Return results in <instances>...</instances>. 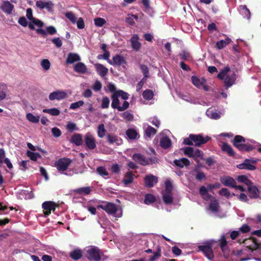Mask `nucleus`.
I'll return each instance as SVG.
<instances>
[{
	"label": "nucleus",
	"mask_w": 261,
	"mask_h": 261,
	"mask_svg": "<svg viewBox=\"0 0 261 261\" xmlns=\"http://www.w3.org/2000/svg\"><path fill=\"white\" fill-rule=\"evenodd\" d=\"M211 138L207 136L204 137L202 134H190L188 138L184 139L183 143L189 146L194 145L196 147L206 144Z\"/></svg>",
	"instance_id": "f257e3e1"
},
{
	"label": "nucleus",
	"mask_w": 261,
	"mask_h": 261,
	"mask_svg": "<svg viewBox=\"0 0 261 261\" xmlns=\"http://www.w3.org/2000/svg\"><path fill=\"white\" fill-rule=\"evenodd\" d=\"M230 69L229 66H226L218 74L217 77L221 80H224L225 86L228 88L232 86L237 80V74L234 72L231 75L227 74Z\"/></svg>",
	"instance_id": "f03ea898"
},
{
	"label": "nucleus",
	"mask_w": 261,
	"mask_h": 261,
	"mask_svg": "<svg viewBox=\"0 0 261 261\" xmlns=\"http://www.w3.org/2000/svg\"><path fill=\"white\" fill-rule=\"evenodd\" d=\"M233 145L241 151L249 152L254 149L250 144L245 143V138L240 135H237L232 141Z\"/></svg>",
	"instance_id": "7ed1b4c3"
},
{
	"label": "nucleus",
	"mask_w": 261,
	"mask_h": 261,
	"mask_svg": "<svg viewBox=\"0 0 261 261\" xmlns=\"http://www.w3.org/2000/svg\"><path fill=\"white\" fill-rule=\"evenodd\" d=\"M87 257L92 261H103L107 258L103 252L95 246H92L87 250Z\"/></svg>",
	"instance_id": "20e7f679"
},
{
	"label": "nucleus",
	"mask_w": 261,
	"mask_h": 261,
	"mask_svg": "<svg viewBox=\"0 0 261 261\" xmlns=\"http://www.w3.org/2000/svg\"><path fill=\"white\" fill-rule=\"evenodd\" d=\"M240 243H244L247 248L251 251L252 253L261 248V244L258 242V240L254 237H250L242 241L239 239Z\"/></svg>",
	"instance_id": "39448f33"
},
{
	"label": "nucleus",
	"mask_w": 261,
	"mask_h": 261,
	"mask_svg": "<svg viewBox=\"0 0 261 261\" xmlns=\"http://www.w3.org/2000/svg\"><path fill=\"white\" fill-rule=\"evenodd\" d=\"M72 161L68 158H61L55 162V167L60 172L66 171Z\"/></svg>",
	"instance_id": "423d86ee"
},
{
	"label": "nucleus",
	"mask_w": 261,
	"mask_h": 261,
	"mask_svg": "<svg viewBox=\"0 0 261 261\" xmlns=\"http://www.w3.org/2000/svg\"><path fill=\"white\" fill-rule=\"evenodd\" d=\"M212 247L213 243L210 242L206 245H200L198 248L199 250L202 251L208 259L211 260L214 257Z\"/></svg>",
	"instance_id": "0eeeda50"
},
{
	"label": "nucleus",
	"mask_w": 261,
	"mask_h": 261,
	"mask_svg": "<svg viewBox=\"0 0 261 261\" xmlns=\"http://www.w3.org/2000/svg\"><path fill=\"white\" fill-rule=\"evenodd\" d=\"M84 142L86 147L91 150L95 148L96 140L93 135L90 132L87 133L84 136Z\"/></svg>",
	"instance_id": "6e6552de"
},
{
	"label": "nucleus",
	"mask_w": 261,
	"mask_h": 261,
	"mask_svg": "<svg viewBox=\"0 0 261 261\" xmlns=\"http://www.w3.org/2000/svg\"><path fill=\"white\" fill-rule=\"evenodd\" d=\"M58 205L51 201H45L42 204V207L44 210V214L45 216H49L51 211L54 212Z\"/></svg>",
	"instance_id": "1a4fd4ad"
},
{
	"label": "nucleus",
	"mask_w": 261,
	"mask_h": 261,
	"mask_svg": "<svg viewBox=\"0 0 261 261\" xmlns=\"http://www.w3.org/2000/svg\"><path fill=\"white\" fill-rule=\"evenodd\" d=\"M98 208H101L110 215L115 214L118 211L117 205L112 202H107L105 204H100L97 206Z\"/></svg>",
	"instance_id": "9d476101"
},
{
	"label": "nucleus",
	"mask_w": 261,
	"mask_h": 261,
	"mask_svg": "<svg viewBox=\"0 0 261 261\" xmlns=\"http://www.w3.org/2000/svg\"><path fill=\"white\" fill-rule=\"evenodd\" d=\"M247 191L249 197L252 199L259 198L260 191L253 182L247 187Z\"/></svg>",
	"instance_id": "9b49d317"
},
{
	"label": "nucleus",
	"mask_w": 261,
	"mask_h": 261,
	"mask_svg": "<svg viewBox=\"0 0 261 261\" xmlns=\"http://www.w3.org/2000/svg\"><path fill=\"white\" fill-rule=\"evenodd\" d=\"M67 96V94L65 91L62 90H57L49 95V99L50 100L55 99L60 100L65 99Z\"/></svg>",
	"instance_id": "f8f14e48"
},
{
	"label": "nucleus",
	"mask_w": 261,
	"mask_h": 261,
	"mask_svg": "<svg viewBox=\"0 0 261 261\" xmlns=\"http://www.w3.org/2000/svg\"><path fill=\"white\" fill-rule=\"evenodd\" d=\"M108 63L114 66H120L126 63V61L123 57L120 55H116L113 57L112 60H109Z\"/></svg>",
	"instance_id": "ddd939ff"
},
{
	"label": "nucleus",
	"mask_w": 261,
	"mask_h": 261,
	"mask_svg": "<svg viewBox=\"0 0 261 261\" xmlns=\"http://www.w3.org/2000/svg\"><path fill=\"white\" fill-rule=\"evenodd\" d=\"M133 159L138 164L143 166H146L149 164L148 160L146 159V158L141 153H137L134 154Z\"/></svg>",
	"instance_id": "4468645a"
},
{
	"label": "nucleus",
	"mask_w": 261,
	"mask_h": 261,
	"mask_svg": "<svg viewBox=\"0 0 261 261\" xmlns=\"http://www.w3.org/2000/svg\"><path fill=\"white\" fill-rule=\"evenodd\" d=\"M139 39V37L137 34H134L130 39L131 46L136 51H138L141 47V44Z\"/></svg>",
	"instance_id": "2eb2a0df"
},
{
	"label": "nucleus",
	"mask_w": 261,
	"mask_h": 261,
	"mask_svg": "<svg viewBox=\"0 0 261 261\" xmlns=\"http://www.w3.org/2000/svg\"><path fill=\"white\" fill-rule=\"evenodd\" d=\"M158 181V177L151 174L147 175L144 178V184L147 188L153 187Z\"/></svg>",
	"instance_id": "dca6fc26"
},
{
	"label": "nucleus",
	"mask_w": 261,
	"mask_h": 261,
	"mask_svg": "<svg viewBox=\"0 0 261 261\" xmlns=\"http://www.w3.org/2000/svg\"><path fill=\"white\" fill-rule=\"evenodd\" d=\"M237 167L239 169H246L250 171H253L256 169V167L251 164L249 159H246L243 163L237 165Z\"/></svg>",
	"instance_id": "f3484780"
},
{
	"label": "nucleus",
	"mask_w": 261,
	"mask_h": 261,
	"mask_svg": "<svg viewBox=\"0 0 261 261\" xmlns=\"http://www.w3.org/2000/svg\"><path fill=\"white\" fill-rule=\"evenodd\" d=\"M219 242L221 250L223 252L224 256L227 257L229 255V251L227 248V242L224 235L221 237V239L219 240Z\"/></svg>",
	"instance_id": "a211bd4d"
},
{
	"label": "nucleus",
	"mask_w": 261,
	"mask_h": 261,
	"mask_svg": "<svg viewBox=\"0 0 261 261\" xmlns=\"http://www.w3.org/2000/svg\"><path fill=\"white\" fill-rule=\"evenodd\" d=\"M107 139L108 142L110 144L116 143L119 145L122 143V139L114 134L110 133L107 135Z\"/></svg>",
	"instance_id": "6ab92c4d"
},
{
	"label": "nucleus",
	"mask_w": 261,
	"mask_h": 261,
	"mask_svg": "<svg viewBox=\"0 0 261 261\" xmlns=\"http://www.w3.org/2000/svg\"><path fill=\"white\" fill-rule=\"evenodd\" d=\"M1 9L6 14H11L14 9V5L9 1H4L1 5Z\"/></svg>",
	"instance_id": "aec40b11"
},
{
	"label": "nucleus",
	"mask_w": 261,
	"mask_h": 261,
	"mask_svg": "<svg viewBox=\"0 0 261 261\" xmlns=\"http://www.w3.org/2000/svg\"><path fill=\"white\" fill-rule=\"evenodd\" d=\"M81 60V57L77 54L70 53L67 55L66 63L71 64L75 62L80 61Z\"/></svg>",
	"instance_id": "412c9836"
},
{
	"label": "nucleus",
	"mask_w": 261,
	"mask_h": 261,
	"mask_svg": "<svg viewBox=\"0 0 261 261\" xmlns=\"http://www.w3.org/2000/svg\"><path fill=\"white\" fill-rule=\"evenodd\" d=\"M221 183L227 187L234 188L235 185L237 184L236 180L230 176H226L221 178Z\"/></svg>",
	"instance_id": "4be33fe9"
},
{
	"label": "nucleus",
	"mask_w": 261,
	"mask_h": 261,
	"mask_svg": "<svg viewBox=\"0 0 261 261\" xmlns=\"http://www.w3.org/2000/svg\"><path fill=\"white\" fill-rule=\"evenodd\" d=\"M95 67L97 73L101 77L106 76L108 72V69L105 67L102 64H95Z\"/></svg>",
	"instance_id": "5701e85b"
},
{
	"label": "nucleus",
	"mask_w": 261,
	"mask_h": 261,
	"mask_svg": "<svg viewBox=\"0 0 261 261\" xmlns=\"http://www.w3.org/2000/svg\"><path fill=\"white\" fill-rule=\"evenodd\" d=\"M173 163L176 166L179 168H183L184 166L187 167L191 164L190 161L185 158H181L179 160H175Z\"/></svg>",
	"instance_id": "b1692460"
},
{
	"label": "nucleus",
	"mask_w": 261,
	"mask_h": 261,
	"mask_svg": "<svg viewBox=\"0 0 261 261\" xmlns=\"http://www.w3.org/2000/svg\"><path fill=\"white\" fill-rule=\"evenodd\" d=\"M135 176V174L132 171L126 172L124 175L123 179H122L123 183L125 186H127L129 184L132 183L133 182Z\"/></svg>",
	"instance_id": "393cba45"
},
{
	"label": "nucleus",
	"mask_w": 261,
	"mask_h": 261,
	"mask_svg": "<svg viewBox=\"0 0 261 261\" xmlns=\"http://www.w3.org/2000/svg\"><path fill=\"white\" fill-rule=\"evenodd\" d=\"M221 149L223 151L227 153L228 155L230 156H234L235 153L231 146L227 143H223L221 147Z\"/></svg>",
	"instance_id": "a878e982"
},
{
	"label": "nucleus",
	"mask_w": 261,
	"mask_h": 261,
	"mask_svg": "<svg viewBox=\"0 0 261 261\" xmlns=\"http://www.w3.org/2000/svg\"><path fill=\"white\" fill-rule=\"evenodd\" d=\"M74 70L77 73H85L87 71V68L83 63L79 62L74 65Z\"/></svg>",
	"instance_id": "bb28decb"
},
{
	"label": "nucleus",
	"mask_w": 261,
	"mask_h": 261,
	"mask_svg": "<svg viewBox=\"0 0 261 261\" xmlns=\"http://www.w3.org/2000/svg\"><path fill=\"white\" fill-rule=\"evenodd\" d=\"M71 142L76 146H80L83 143L82 135L81 134H75L71 138Z\"/></svg>",
	"instance_id": "cd10ccee"
},
{
	"label": "nucleus",
	"mask_w": 261,
	"mask_h": 261,
	"mask_svg": "<svg viewBox=\"0 0 261 261\" xmlns=\"http://www.w3.org/2000/svg\"><path fill=\"white\" fill-rule=\"evenodd\" d=\"M220 208L219 203L218 200L214 199L212 200L209 205V210L213 213L218 212Z\"/></svg>",
	"instance_id": "c85d7f7f"
},
{
	"label": "nucleus",
	"mask_w": 261,
	"mask_h": 261,
	"mask_svg": "<svg viewBox=\"0 0 261 261\" xmlns=\"http://www.w3.org/2000/svg\"><path fill=\"white\" fill-rule=\"evenodd\" d=\"M160 146L164 149H167L171 146V141L167 137H164L161 139Z\"/></svg>",
	"instance_id": "c756f323"
},
{
	"label": "nucleus",
	"mask_w": 261,
	"mask_h": 261,
	"mask_svg": "<svg viewBox=\"0 0 261 261\" xmlns=\"http://www.w3.org/2000/svg\"><path fill=\"white\" fill-rule=\"evenodd\" d=\"M69 256L74 260H78L82 258L83 256V253L81 250L75 249L70 252Z\"/></svg>",
	"instance_id": "7c9ffc66"
},
{
	"label": "nucleus",
	"mask_w": 261,
	"mask_h": 261,
	"mask_svg": "<svg viewBox=\"0 0 261 261\" xmlns=\"http://www.w3.org/2000/svg\"><path fill=\"white\" fill-rule=\"evenodd\" d=\"M191 81L193 84L197 88H200L202 86H203L204 85V82L205 81L203 79L201 80L195 75L192 76Z\"/></svg>",
	"instance_id": "2f4dec72"
},
{
	"label": "nucleus",
	"mask_w": 261,
	"mask_h": 261,
	"mask_svg": "<svg viewBox=\"0 0 261 261\" xmlns=\"http://www.w3.org/2000/svg\"><path fill=\"white\" fill-rule=\"evenodd\" d=\"M231 39L227 37L225 40H221L216 43V47L219 49H221L225 47L226 45H228L230 42Z\"/></svg>",
	"instance_id": "473e14b6"
},
{
	"label": "nucleus",
	"mask_w": 261,
	"mask_h": 261,
	"mask_svg": "<svg viewBox=\"0 0 261 261\" xmlns=\"http://www.w3.org/2000/svg\"><path fill=\"white\" fill-rule=\"evenodd\" d=\"M163 200L167 204H172L173 200L172 192H165L164 193L163 195Z\"/></svg>",
	"instance_id": "72a5a7b5"
},
{
	"label": "nucleus",
	"mask_w": 261,
	"mask_h": 261,
	"mask_svg": "<svg viewBox=\"0 0 261 261\" xmlns=\"http://www.w3.org/2000/svg\"><path fill=\"white\" fill-rule=\"evenodd\" d=\"M126 135L131 140L136 139L139 136L137 131L133 128H129L126 131Z\"/></svg>",
	"instance_id": "f704fd0d"
},
{
	"label": "nucleus",
	"mask_w": 261,
	"mask_h": 261,
	"mask_svg": "<svg viewBox=\"0 0 261 261\" xmlns=\"http://www.w3.org/2000/svg\"><path fill=\"white\" fill-rule=\"evenodd\" d=\"M74 192L79 194H83L84 195H89L91 189L90 187H82L74 190Z\"/></svg>",
	"instance_id": "c9c22d12"
},
{
	"label": "nucleus",
	"mask_w": 261,
	"mask_h": 261,
	"mask_svg": "<svg viewBox=\"0 0 261 261\" xmlns=\"http://www.w3.org/2000/svg\"><path fill=\"white\" fill-rule=\"evenodd\" d=\"M206 114L210 118L216 120L220 118V113L215 110H211L208 109L206 112Z\"/></svg>",
	"instance_id": "e433bc0d"
},
{
	"label": "nucleus",
	"mask_w": 261,
	"mask_h": 261,
	"mask_svg": "<svg viewBox=\"0 0 261 261\" xmlns=\"http://www.w3.org/2000/svg\"><path fill=\"white\" fill-rule=\"evenodd\" d=\"M111 98L112 99L111 107L114 109H117L118 110V107H120L119 106L120 101L118 97L113 93L111 96Z\"/></svg>",
	"instance_id": "4c0bfd02"
},
{
	"label": "nucleus",
	"mask_w": 261,
	"mask_h": 261,
	"mask_svg": "<svg viewBox=\"0 0 261 261\" xmlns=\"http://www.w3.org/2000/svg\"><path fill=\"white\" fill-rule=\"evenodd\" d=\"M142 96L145 100H149L153 98L154 94L152 90L147 89L143 92Z\"/></svg>",
	"instance_id": "58836bf2"
},
{
	"label": "nucleus",
	"mask_w": 261,
	"mask_h": 261,
	"mask_svg": "<svg viewBox=\"0 0 261 261\" xmlns=\"http://www.w3.org/2000/svg\"><path fill=\"white\" fill-rule=\"evenodd\" d=\"M107 130L105 128L103 123L99 124L97 128V135L100 138H102L105 136Z\"/></svg>",
	"instance_id": "ea45409f"
},
{
	"label": "nucleus",
	"mask_w": 261,
	"mask_h": 261,
	"mask_svg": "<svg viewBox=\"0 0 261 261\" xmlns=\"http://www.w3.org/2000/svg\"><path fill=\"white\" fill-rule=\"evenodd\" d=\"M238 181L241 183H244L246 185L249 186L252 182L249 180L245 175H240L237 178Z\"/></svg>",
	"instance_id": "a19ab883"
},
{
	"label": "nucleus",
	"mask_w": 261,
	"mask_h": 261,
	"mask_svg": "<svg viewBox=\"0 0 261 261\" xmlns=\"http://www.w3.org/2000/svg\"><path fill=\"white\" fill-rule=\"evenodd\" d=\"M153 255L150 256L148 259L149 261H155L156 259H158L161 256V248L160 246H158L157 247V249L156 252H153Z\"/></svg>",
	"instance_id": "79ce46f5"
},
{
	"label": "nucleus",
	"mask_w": 261,
	"mask_h": 261,
	"mask_svg": "<svg viewBox=\"0 0 261 261\" xmlns=\"http://www.w3.org/2000/svg\"><path fill=\"white\" fill-rule=\"evenodd\" d=\"M27 155L28 157L30 158V159L34 161H37V159L38 158H40L41 155L39 153L37 152H34L33 151H31L30 150H28L27 151Z\"/></svg>",
	"instance_id": "37998d69"
},
{
	"label": "nucleus",
	"mask_w": 261,
	"mask_h": 261,
	"mask_svg": "<svg viewBox=\"0 0 261 261\" xmlns=\"http://www.w3.org/2000/svg\"><path fill=\"white\" fill-rule=\"evenodd\" d=\"M27 119L33 123H38L39 121L40 117L38 116H34L32 113H28L26 115Z\"/></svg>",
	"instance_id": "c03bdc74"
},
{
	"label": "nucleus",
	"mask_w": 261,
	"mask_h": 261,
	"mask_svg": "<svg viewBox=\"0 0 261 261\" xmlns=\"http://www.w3.org/2000/svg\"><path fill=\"white\" fill-rule=\"evenodd\" d=\"M44 113H48L52 116H58L60 114V112L57 108H52L49 109H43Z\"/></svg>",
	"instance_id": "a18cd8bd"
},
{
	"label": "nucleus",
	"mask_w": 261,
	"mask_h": 261,
	"mask_svg": "<svg viewBox=\"0 0 261 261\" xmlns=\"http://www.w3.org/2000/svg\"><path fill=\"white\" fill-rule=\"evenodd\" d=\"M145 133L147 137L150 138L152 135H154L156 133V130L151 126L148 125L145 130Z\"/></svg>",
	"instance_id": "49530a36"
},
{
	"label": "nucleus",
	"mask_w": 261,
	"mask_h": 261,
	"mask_svg": "<svg viewBox=\"0 0 261 261\" xmlns=\"http://www.w3.org/2000/svg\"><path fill=\"white\" fill-rule=\"evenodd\" d=\"M155 201V197L151 194H147L145 196L144 202L146 204H150Z\"/></svg>",
	"instance_id": "de8ad7c7"
},
{
	"label": "nucleus",
	"mask_w": 261,
	"mask_h": 261,
	"mask_svg": "<svg viewBox=\"0 0 261 261\" xmlns=\"http://www.w3.org/2000/svg\"><path fill=\"white\" fill-rule=\"evenodd\" d=\"M193 155L194 156H193L192 158L196 162L198 163L199 161L198 160L197 158L203 159V152L201 150L196 149L195 150H194Z\"/></svg>",
	"instance_id": "09e8293b"
},
{
	"label": "nucleus",
	"mask_w": 261,
	"mask_h": 261,
	"mask_svg": "<svg viewBox=\"0 0 261 261\" xmlns=\"http://www.w3.org/2000/svg\"><path fill=\"white\" fill-rule=\"evenodd\" d=\"M118 97H121L122 99L127 100L129 97V94L122 90H117L114 93Z\"/></svg>",
	"instance_id": "8fccbe9b"
},
{
	"label": "nucleus",
	"mask_w": 261,
	"mask_h": 261,
	"mask_svg": "<svg viewBox=\"0 0 261 261\" xmlns=\"http://www.w3.org/2000/svg\"><path fill=\"white\" fill-rule=\"evenodd\" d=\"M121 117L124 119L128 121H131L133 120V115L128 111L124 112V113L120 114Z\"/></svg>",
	"instance_id": "3c124183"
},
{
	"label": "nucleus",
	"mask_w": 261,
	"mask_h": 261,
	"mask_svg": "<svg viewBox=\"0 0 261 261\" xmlns=\"http://www.w3.org/2000/svg\"><path fill=\"white\" fill-rule=\"evenodd\" d=\"M94 24L96 27H101L106 23V21L104 18L97 17L94 19Z\"/></svg>",
	"instance_id": "603ef678"
},
{
	"label": "nucleus",
	"mask_w": 261,
	"mask_h": 261,
	"mask_svg": "<svg viewBox=\"0 0 261 261\" xmlns=\"http://www.w3.org/2000/svg\"><path fill=\"white\" fill-rule=\"evenodd\" d=\"M110 99L107 96H104L101 100V108L102 109H107L109 107Z\"/></svg>",
	"instance_id": "864d4df0"
},
{
	"label": "nucleus",
	"mask_w": 261,
	"mask_h": 261,
	"mask_svg": "<svg viewBox=\"0 0 261 261\" xmlns=\"http://www.w3.org/2000/svg\"><path fill=\"white\" fill-rule=\"evenodd\" d=\"M194 148L191 147H187L184 149V152L185 154L188 155L189 157L192 158L194 156Z\"/></svg>",
	"instance_id": "5fc2aeb1"
},
{
	"label": "nucleus",
	"mask_w": 261,
	"mask_h": 261,
	"mask_svg": "<svg viewBox=\"0 0 261 261\" xmlns=\"http://www.w3.org/2000/svg\"><path fill=\"white\" fill-rule=\"evenodd\" d=\"M65 16L72 23H75L76 21V17L72 12L66 13Z\"/></svg>",
	"instance_id": "6e6d98bb"
},
{
	"label": "nucleus",
	"mask_w": 261,
	"mask_h": 261,
	"mask_svg": "<svg viewBox=\"0 0 261 261\" xmlns=\"http://www.w3.org/2000/svg\"><path fill=\"white\" fill-rule=\"evenodd\" d=\"M84 104V102L83 100H80L79 101L72 103L70 105L69 108L72 110H75L80 108L81 106H83Z\"/></svg>",
	"instance_id": "4d7b16f0"
},
{
	"label": "nucleus",
	"mask_w": 261,
	"mask_h": 261,
	"mask_svg": "<svg viewBox=\"0 0 261 261\" xmlns=\"http://www.w3.org/2000/svg\"><path fill=\"white\" fill-rule=\"evenodd\" d=\"M41 65L44 70H47L50 68V63L48 59H43L41 62Z\"/></svg>",
	"instance_id": "13d9d810"
},
{
	"label": "nucleus",
	"mask_w": 261,
	"mask_h": 261,
	"mask_svg": "<svg viewBox=\"0 0 261 261\" xmlns=\"http://www.w3.org/2000/svg\"><path fill=\"white\" fill-rule=\"evenodd\" d=\"M97 173L103 176H108L109 173L108 171L106 170L105 167L102 166H100L97 168Z\"/></svg>",
	"instance_id": "bf43d9fd"
},
{
	"label": "nucleus",
	"mask_w": 261,
	"mask_h": 261,
	"mask_svg": "<svg viewBox=\"0 0 261 261\" xmlns=\"http://www.w3.org/2000/svg\"><path fill=\"white\" fill-rule=\"evenodd\" d=\"M140 69L143 74L144 77L147 78L148 77L149 70L147 66L145 65H141Z\"/></svg>",
	"instance_id": "052dcab7"
},
{
	"label": "nucleus",
	"mask_w": 261,
	"mask_h": 261,
	"mask_svg": "<svg viewBox=\"0 0 261 261\" xmlns=\"http://www.w3.org/2000/svg\"><path fill=\"white\" fill-rule=\"evenodd\" d=\"M173 189V186L170 180L165 181V192L171 193Z\"/></svg>",
	"instance_id": "680f3d73"
},
{
	"label": "nucleus",
	"mask_w": 261,
	"mask_h": 261,
	"mask_svg": "<svg viewBox=\"0 0 261 261\" xmlns=\"http://www.w3.org/2000/svg\"><path fill=\"white\" fill-rule=\"evenodd\" d=\"M219 193L220 195L225 196L227 198H228L230 196V193L226 188H222L221 190L219 191Z\"/></svg>",
	"instance_id": "e2e57ef3"
},
{
	"label": "nucleus",
	"mask_w": 261,
	"mask_h": 261,
	"mask_svg": "<svg viewBox=\"0 0 261 261\" xmlns=\"http://www.w3.org/2000/svg\"><path fill=\"white\" fill-rule=\"evenodd\" d=\"M180 56L181 57V59L183 60H188L191 57L190 53L186 50H182L180 54Z\"/></svg>",
	"instance_id": "0e129e2a"
},
{
	"label": "nucleus",
	"mask_w": 261,
	"mask_h": 261,
	"mask_svg": "<svg viewBox=\"0 0 261 261\" xmlns=\"http://www.w3.org/2000/svg\"><path fill=\"white\" fill-rule=\"evenodd\" d=\"M66 128L70 132H72L77 129L76 125L74 123L68 122L66 125Z\"/></svg>",
	"instance_id": "69168bd1"
},
{
	"label": "nucleus",
	"mask_w": 261,
	"mask_h": 261,
	"mask_svg": "<svg viewBox=\"0 0 261 261\" xmlns=\"http://www.w3.org/2000/svg\"><path fill=\"white\" fill-rule=\"evenodd\" d=\"M51 41L58 48L61 47L62 45V41L59 37L53 39Z\"/></svg>",
	"instance_id": "338daca9"
},
{
	"label": "nucleus",
	"mask_w": 261,
	"mask_h": 261,
	"mask_svg": "<svg viewBox=\"0 0 261 261\" xmlns=\"http://www.w3.org/2000/svg\"><path fill=\"white\" fill-rule=\"evenodd\" d=\"M76 22L79 29H83L85 28V22L82 17H80Z\"/></svg>",
	"instance_id": "774afa93"
}]
</instances>
